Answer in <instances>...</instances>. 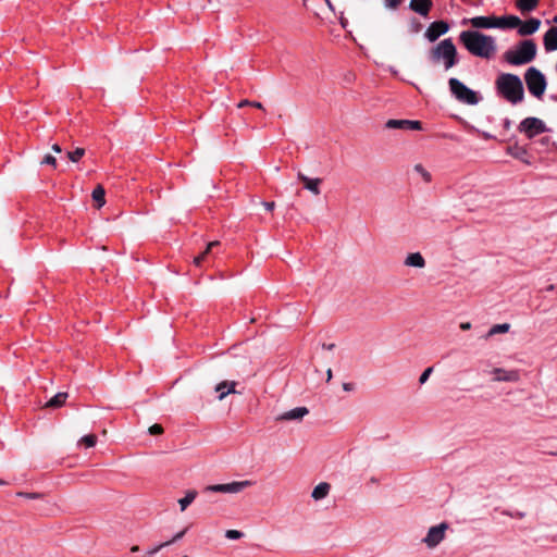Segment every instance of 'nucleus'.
Masks as SVG:
<instances>
[{"label":"nucleus","mask_w":557,"mask_h":557,"mask_svg":"<svg viewBox=\"0 0 557 557\" xmlns=\"http://www.w3.org/2000/svg\"><path fill=\"white\" fill-rule=\"evenodd\" d=\"M494 381L496 382H517L520 379L518 370H505L502 368L493 369Z\"/></svg>","instance_id":"obj_13"},{"label":"nucleus","mask_w":557,"mask_h":557,"mask_svg":"<svg viewBox=\"0 0 557 557\" xmlns=\"http://www.w3.org/2000/svg\"><path fill=\"white\" fill-rule=\"evenodd\" d=\"M236 384L237 383L235 381H223V382L219 383L215 386V391L219 393L218 399L222 400L228 394L236 393V391H235Z\"/></svg>","instance_id":"obj_20"},{"label":"nucleus","mask_w":557,"mask_h":557,"mask_svg":"<svg viewBox=\"0 0 557 557\" xmlns=\"http://www.w3.org/2000/svg\"><path fill=\"white\" fill-rule=\"evenodd\" d=\"M554 22L557 24V15L554 17Z\"/></svg>","instance_id":"obj_54"},{"label":"nucleus","mask_w":557,"mask_h":557,"mask_svg":"<svg viewBox=\"0 0 557 557\" xmlns=\"http://www.w3.org/2000/svg\"><path fill=\"white\" fill-rule=\"evenodd\" d=\"M149 433H150L151 435H159V434H162V433H163V428H162V425H161V424L156 423V424H153V425H151V426L149 428Z\"/></svg>","instance_id":"obj_36"},{"label":"nucleus","mask_w":557,"mask_h":557,"mask_svg":"<svg viewBox=\"0 0 557 557\" xmlns=\"http://www.w3.org/2000/svg\"><path fill=\"white\" fill-rule=\"evenodd\" d=\"M540 0H516L517 9L522 13H528L535 10Z\"/></svg>","instance_id":"obj_23"},{"label":"nucleus","mask_w":557,"mask_h":557,"mask_svg":"<svg viewBox=\"0 0 557 557\" xmlns=\"http://www.w3.org/2000/svg\"><path fill=\"white\" fill-rule=\"evenodd\" d=\"M528 90L536 98H541L546 89L547 83L544 74L536 67H529L524 74Z\"/></svg>","instance_id":"obj_6"},{"label":"nucleus","mask_w":557,"mask_h":557,"mask_svg":"<svg viewBox=\"0 0 557 557\" xmlns=\"http://www.w3.org/2000/svg\"><path fill=\"white\" fill-rule=\"evenodd\" d=\"M518 131L520 133L525 134L529 139L534 138L535 136L545 133L547 129L545 123L539 117H525L522 120L518 126Z\"/></svg>","instance_id":"obj_7"},{"label":"nucleus","mask_w":557,"mask_h":557,"mask_svg":"<svg viewBox=\"0 0 557 557\" xmlns=\"http://www.w3.org/2000/svg\"><path fill=\"white\" fill-rule=\"evenodd\" d=\"M250 104H251L250 100L244 99V100L238 102L237 108H244V107H248V106L250 107Z\"/></svg>","instance_id":"obj_42"},{"label":"nucleus","mask_w":557,"mask_h":557,"mask_svg":"<svg viewBox=\"0 0 557 557\" xmlns=\"http://www.w3.org/2000/svg\"><path fill=\"white\" fill-rule=\"evenodd\" d=\"M413 170L422 177L425 183H430L432 181L431 173L422 164H416Z\"/></svg>","instance_id":"obj_29"},{"label":"nucleus","mask_w":557,"mask_h":557,"mask_svg":"<svg viewBox=\"0 0 557 557\" xmlns=\"http://www.w3.org/2000/svg\"><path fill=\"white\" fill-rule=\"evenodd\" d=\"M197 494H198L197 491L190 490V491L186 492V494L183 498L178 499L181 511L186 510V508L195 500V498L197 497Z\"/></svg>","instance_id":"obj_25"},{"label":"nucleus","mask_w":557,"mask_h":557,"mask_svg":"<svg viewBox=\"0 0 557 557\" xmlns=\"http://www.w3.org/2000/svg\"><path fill=\"white\" fill-rule=\"evenodd\" d=\"M495 89L500 97L511 104H517L524 98L522 81L516 74H499L495 81Z\"/></svg>","instance_id":"obj_2"},{"label":"nucleus","mask_w":557,"mask_h":557,"mask_svg":"<svg viewBox=\"0 0 557 557\" xmlns=\"http://www.w3.org/2000/svg\"><path fill=\"white\" fill-rule=\"evenodd\" d=\"M449 30V24L446 21L432 22L424 33V37L430 41H436L441 36Z\"/></svg>","instance_id":"obj_10"},{"label":"nucleus","mask_w":557,"mask_h":557,"mask_svg":"<svg viewBox=\"0 0 557 557\" xmlns=\"http://www.w3.org/2000/svg\"><path fill=\"white\" fill-rule=\"evenodd\" d=\"M404 263L407 267H413V268H420V269L425 267V260L420 252L409 253L406 257Z\"/></svg>","instance_id":"obj_22"},{"label":"nucleus","mask_w":557,"mask_h":557,"mask_svg":"<svg viewBox=\"0 0 557 557\" xmlns=\"http://www.w3.org/2000/svg\"><path fill=\"white\" fill-rule=\"evenodd\" d=\"M537 47L532 39L520 41L515 49L504 53V60L511 65H523L532 62L536 57Z\"/></svg>","instance_id":"obj_3"},{"label":"nucleus","mask_w":557,"mask_h":557,"mask_svg":"<svg viewBox=\"0 0 557 557\" xmlns=\"http://www.w3.org/2000/svg\"><path fill=\"white\" fill-rule=\"evenodd\" d=\"M4 484H5V482L0 479V485H4Z\"/></svg>","instance_id":"obj_53"},{"label":"nucleus","mask_w":557,"mask_h":557,"mask_svg":"<svg viewBox=\"0 0 557 557\" xmlns=\"http://www.w3.org/2000/svg\"><path fill=\"white\" fill-rule=\"evenodd\" d=\"M330 4V0H325Z\"/></svg>","instance_id":"obj_55"},{"label":"nucleus","mask_w":557,"mask_h":557,"mask_svg":"<svg viewBox=\"0 0 557 557\" xmlns=\"http://www.w3.org/2000/svg\"><path fill=\"white\" fill-rule=\"evenodd\" d=\"M451 95L461 103L475 106L480 102L479 94L466 86L458 78L451 77L448 81Z\"/></svg>","instance_id":"obj_5"},{"label":"nucleus","mask_w":557,"mask_h":557,"mask_svg":"<svg viewBox=\"0 0 557 557\" xmlns=\"http://www.w3.org/2000/svg\"><path fill=\"white\" fill-rule=\"evenodd\" d=\"M66 398H67L66 393H58L47 403V406L53 407V408H59L65 403Z\"/></svg>","instance_id":"obj_27"},{"label":"nucleus","mask_w":557,"mask_h":557,"mask_svg":"<svg viewBox=\"0 0 557 557\" xmlns=\"http://www.w3.org/2000/svg\"><path fill=\"white\" fill-rule=\"evenodd\" d=\"M540 143L544 146L548 145L550 143V138L549 137H543L540 139Z\"/></svg>","instance_id":"obj_46"},{"label":"nucleus","mask_w":557,"mask_h":557,"mask_svg":"<svg viewBox=\"0 0 557 557\" xmlns=\"http://www.w3.org/2000/svg\"><path fill=\"white\" fill-rule=\"evenodd\" d=\"M219 246L220 243L216 240L209 243L205 251L194 258V264L199 268L202 267L206 262H208L209 257L214 255V249Z\"/></svg>","instance_id":"obj_17"},{"label":"nucleus","mask_w":557,"mask_h":557,"mask_svg":"<svg viewBox=\"0 0 557 557\" xmlns=\"http://www.w3.org/2000/svg\"><path fill=\"white\" fill-rule=\"evenodd\" d=\"M251 485L250 481H239V482H231L225 484H215L209 485L206 487V491L215 492V493H228L236 494L242 492L244 488Z\"/></svg>","instance_id":"obj_9"},{"label":"nucleus","mask_w":557,"mask_h":557,"mask_svg":"<svg viewBox=\"0 0 557 557\" xmlns=\"http://www.w3.org/2000/svg\"><path fill=\"white\" fill-rule=\"evenodd\" d=\"M183 557H188L187 555L183 556Z\"/></svg>","instance_id":"obj_56"},{"label":"nucleus","mask_w":557,"mask_h":557,"mask_svg":"<svg viewBox=\"0 0 557 557\" xmlns=\"http://www.w3.org/2000/svg\"><path fill=\"white\" fill-rule=\"evenodd\" d=\"M131 552H133V553L139 552V547L138 546H133L131 548Z\"/></svg>","instance_id":"obj_51"},{"label":"nucleus","mask_w":557,"mask_h":557,"mask_svg":"<svg viewBox=\"0 0 557 557\" xmlns=\"http://www.w3.org/2000/svg\"><path fill=\"white\" fill-rule=\"evenodd\" d=\"M521 24V20L516 15L496 16V28H516Z\"/></svg>","instance_id":"obj_18"},{"label":"nucleus","mask_w":557,"mask_h":557,"mask_svg":"<svg viewBox=\"0 0 557 557\" xmlns=\"http://www.w3.org/2000/svg\"><path fill=\"white\" fill-rule=\"evenodd\" d=\"M166 546H169V543H165V542H164V543H161V544H159V545H157V546L152 547L151 549H149V550L147 552V554H148V555H150V556H152V555L157 554L159 550H161L163 547H166Z\"/></svg>","instance_id":"obj_39"},{"label":"nucleus","mask_w":557,"mask_h":557,"mask_svg":"<svg viewBox=\"0 0 557 557\" xmlns=\"http://www.w3.org/2000/svg\"><path fill=\"white\" fill-rule=\"evenodd\" d=\"M541 25V21L535 17H531L525 22L521 21V24L518 26V34L520 36H529L534 34Z\"/></svg>","instance_id":"obj_15"},{"label":"nucleus","mask_w":557,"mask_h":557,"mask_svg":"<svg viewBox=\"0 0 557 557\" xmlns=\"http://www.w3.org/2000/svg\"><path fill=\"white\" fill-rule=\"evenodd\" d=\"M469 24L475 29L496 28V16H474L469 20Z\"/></svg>","instance_id":"obj_14"},{"label":"nucleus","mask_w":557,"mask_h":557,"mask_svg":"<svg viewBox=\"0 0 557 557\" xmlns=\"http://www.w3.org/2000/svg\"><path fill=\"white\" fill-rule=\"evenodd\" d=\"M16 496L26 497V498H29V499H37V498L41 497V495L38 494V493H25V492H18L16 494Z\"/></svg>","instance_id":"obj_37"},{"label":"nucleus","mask_w":557,"mask_h":557,"mask_svg":"<svg viewBox=\"0 0 557 557\" xmlns=\"http://www.w3.org/2000/svg\"><path fill=\"white\" fill-rule=\"evenodd\" d=\"M409 10L421 15L422 17H428L432 8H433V1L432 0H410Z\"/></svg>","instance_id":"obj_12"},{"label":"nucleus","mask_w":557,"mask_h":557,"mask_svg":"<svg viewBox=\"0 0 557 557\" xmlns=\"http://www.w3.org/2000/svg\"><path fill=\"white\" fill-rule=\"evenodd\" d=\"M432 372H433V367H429V368H426V369L421 373V375H420V377H419V383H420V384H424V383L429 380V377H430V375H431V373H432Z\"/></svg>","instance_id":"obj_35"},{"label":"nucleus","mask_w":557,"mask_h":557,"mask_svg":"<svg viewBox=\"0 0 557 557\" xmlns=\"http://www.w3.org/2000/svg\"><path fill=\"white\" fill-rule=\"evenodd\" d=\"M250 107H253V108H257V109H261V110H263V106H262V103H261V102H259V101H251Z\"/></svg>","instance_id":"obj_45"},{"label":"nucleus","mask_w":557,"mask_h":557,"mask_svg":"<svg viewBox=\"0 0 557 557\" xmlns=\"http://www.w3.org/2000/svg\"><path fill=\"white\" fill-rule=\"evenodd\" d=\"M52 150H53L54 152H58V153H60V152L62 151V150H61V147H60L58 144L52 145Z\"/></svg>","instance_id":"obj_48"},{"label":"nucleus","mask_w":557,"mask_h":557,"mask_svg":"<svg viewBox=\"0 0 557 557\" xmlns=\"http://www.w3.org/2000/svg\"><path fill=\"white\" fill-rule=\"evenodd\" d=\"M387 128L393 129H412L420 131L422 129V123L420 121H411V120H388L386 122Z\"/></svg>","instance_id":"obj_11"},{"label":"nucleus","mask_w":557,"mask_h":557,"mask_svg":"<svg viewBox=\"0 0 557 557\" xmlns=\"http://www.w3.org/2000/svg\"><path fill=\"white\" fill-rule=\"evenodd\" d=\"M262 205L268 211H272L275 208V202L273 201H263Z\"/></svg>","instance_id":"obj_41"},{"label":"nucleus","mask_w":557,"mask_h":557,"mask_svg":"<svg viewBox=\"0 0 557 557\" xmlns=\"http://www.w3.org/2000/svg\"><path fill=\"white\" fill-rule=\"evenodd\" d=\"M298 178L304 183L306 189L310 190L314 195H320V178H310L302 173H298Z\"/></svg>","instance_id":"obj_21"},{"label":"nucleus","mask_w":557,"mask_h":557,"mask_svg":"<svg viewBox=\"0 0 557 557\" xmlns=\"http://www.w3.org/2000/svg\"><path fill=\"white\" fill-rule=\"evenodd\" d=\"M244 536V533L237 530H227L225 532V537L228 540H239Z\"/></svg>","instance_id":"obj_34"},{"label":"nucleus","mask_w":557,"mask_h":557,"mask_svg":"<svg viewBox=\"0 0 557 557\" xmlns=\"http://www.w3.org/2000/svg\"><path fill=\"white\" fill-rule=\"evenodd\" d=\"M460 329L463 330V331H468L471 329V323L470 322H462L460 324Z\"/></svg>","instance_id":"obj_44"},{"label":"nucleus","mask_w":557,"mask_h":557,"mask_svg":"<svg viewBox=\"0 0 557 557\" xmlns=\"http://www.w3.org/2000/svg\"><path fill=\"white\" fill-rule=\"evenodd\" d=\"M543 41L547 52L557 50V27H550L545 33Z\"/></svg>","instance_id":"obj_19"},{"label":"nucleus","mask_w":557,"mask_h":557,"mask_svg":"<svg viewBox=\"0 0 557 557\" xmlns=\"http://www.w3.org/2000/svg\"><path fill=\"white\" fill-rule=\"evenodd\" d=\"M343 389L346 391V392H350L354 389V384L352 383H344L343 384Z\"/></svg>","instance_id":"obj_43"},{"label":"nucleus","mask_w":557,"mask_h":557,"mask_svg":"<svg viewBox=\"0 0 557 557\" xmlns=\"http://www.w3.org/2000/svg\"><path fill=\"white\" fill-rule=\"evenodd\" d=\"M430 60L434 63L443 61L446 70L455 66L458 60V52L451 38H446L440 41L430 51Z\"/></svg>","instance_id":"obj_4"},{"label":"nucleus","mask_w":557,"mask_h":557,"mask_svg":"<svg viewBox=\"0 0 557 557\" xmlns=\"http://www.w3.org/2000/svg\"><path fill=\"white\" fill-rule=\"evenodd\" d=\"M92 199L97 202V207L98 208H101L104 202H106V191L103 189L102 186L98 185L94 190H92Z\"/></svg>","instance_id":"obj_26"},{"label":"nucleus","mask_w":557,"mask_h":557,"mask_svg":"<svg viewBox=\"0 0 557 557\" xmlns=\"http://www.w3.org/2000/svg\"><path fill=\"white\" fill-rule=\"evenodd\" d=\"M509 329H510L509 323L495 324L490 329V331L487 333V337L496 335V334H500V333H507L509 331Z\"/></svg>","instance_id":"obj_28"},{"label":"nucleus","mask_w":557,"mask_h":557,"mask_svg":"<svg viewBox=\"0 0 557 557\" xmlns=\"http://www.w3.org/2000/svg\"><path fill=\"white\" fill-rule=\"evenodd\" d=\"M555 289V285L550 284L546 287L547 292H553Z\"/></svg>","instance_id":"obj_50"},{"label":"nucleus","mask_w":557,"mask_h":557,"mask_svg":"<svg viewBox=\"0 0 557 557\" xmlns=\"http://www.w3.org/2000/svg\"><path fill=\"white\" fill-rule=\"evenodd\" d=\"M401 3L403 0H383L384 8L392 11L397 10Z\"/></svg>","instance_id":"obj_33"},{"label":"nucleus","mask_w":557,"mask_h":557,"mask_svg":"<svg viewBox=\"0 0 557 557\" xmlns=\"http://www.w3.org/2000/svg\"><path fill=\"white\" fill-rule=\"evenodd\" d=\"M187 529H184L183 531L176 533L170 541H166L165 543H169V545L180 541L186 533Z\"/></svg>","instance_id":"obj_40"},{"label":"nucleus","mask_w":557,"mask_h":557,"mask_svg":"<svg viewBox=\"0 0 557 557\" xmlns=\"http://www.w3.org/2000/svg\"><path fill=\"white\" fill-rule=\"evenodd\" d=\"M448 528L449 525L446 522L431 527L422 542L426 547L435 548L445 539V532Z\"/></svg>","instance_id":"obj_8"},{"label":"nucleus","mask_w":557,"mask_h":557,"mask_svg":"<svg viewBox=\"0 0 557 557\" xmlns=\"http://www.w3.org/2000/svg\"><path fill=\"white\" fill-rule=\"evenodd\" d=\"M84 154H85V149L84 148H76L75 150L67 152V158L72 162H77V161H79L84 157Z\"/></svg>","instance_id":"obj_30"},{"label":"nucleus","mask_w":557,"mask_h":557,"mask_svg":"<svg viewBox=\"0 0 557 557\" xmlns=\"http://www.w3.org/2000/svg\"><path fill=\"white\" fill-rule=\"evenodd\" d=\"M508 152L513 156L515 158L521 159L522 156L527 153L525 149L522 147H519L518 145H515L513 147H509Z\"/></svg>","instance_id":"obj_32"},{"label":"nucleus","mask_w":557,"mask_h":557,"mask_svg":"<svg viewBox=\"0 0 557 557\" xmlns=\"http://www.w3.org/2000/svg\"><path fill=\"white\" fill-rule=\"evenodd\" d=\"M309 413L307 407H296L290 409L281 416L277 417L278 421H292V420H301L305 416Z\"/></svg>","instance_id":"obj_16"},{"label":"nucleus","mask_w":557,"mask_h":557,"mask_svg":"<svg viewBox=\"0 0 557 557\" xmlns=\"http://www.w3.org/2000/svg\"><path fill=\"white\" fill-rule=\"evenodd\" d=\"M322 347L327 350H332L335 348V344H323Z\"/></svg>","instance_id":"obj_47"},{"label":"nucleus","mask_w":557,"mask_h":557,"mask_svg":"<svg viewBox=\"0 0 557 557\" xmlns=\"http://www.w3.org/2000/svg\"><path fill=\"white\" fill-rule=\"evenodd\" d=\"M459 41L470 54L486 60L494 58L497 50L495 38L479 30L461 32Z\"/></svg>","instance_id":"obj_1"},{"label":"nucleus","mask_w":557,"mask_h":557,"mask_svg":"<svg viewBox=\"0 0 557 557\" xmlns=\"http://www.w3.org/2000/svg\"><path fill=\"white\" fill-rule=\"evenodd\" d=\"M326 375H327V382H329V381L332 379V376H333V373H332V370H331V369H329V370L326 371Z\"/></svg>","instance_id":"obj_49"},{"label":"nucleus","mask_w":557,"mask_h":557,"mask_svg":"<svg viewBox=\"0 0 557 557\" xmlns=\"http://www.w3.org/2000/svg\"><path fill=\"white\" fill-rule=\"evenodd\" d=\"M330 484L326 483V482H322V483H319L312 491V498L315 499V500H320L324 497L327 496L329 492H330Z\"/></svg>","instance_id":"obj_24"},{"label":"nucleus","mask_w":557,"mask_h":557,"mask_svg":"<svg viewBox=\"0 0 557 557\" xmlns=\"http://www.w3.org/2000/svg\"><path fill=\"white\" fill-rule=\"evenodd\" d=\"M510 126V121L509 120H506L505 121V127H509Z\"/></svg>","instance_id":"obj_52"},{"label":"nucleus","mask_w":557,"mask_h":557,"mask_svg":"<svg viewBox=\"0 0 557 557\" xmlns=\"http://www.w3.org/2000/svg\"><path fill=\"white\" fill-rule=\"evenodd\" d=\"M41 163H44V164H49V165H52V166H54V168H55V165H57V159H55L53 156H51V154H47V156L44 158V160L41 161Z\"/></svg>","instance_id":"obj_38"},{"label":"nucleus","mask_w":557,"mask_h":557,"mask_svg":"<svg viewBox=\"0 0 557 557\" xmlns=\"http://www.w3.org/2000/svg\"><path fill=\"white\" fill-rule=\"evenodd\" d=\"M81 443L84 444L87 448H91L97 443V436L95 434H88L82 437Z\"/></svg>","instance_id":"obj_31"}]
</instances>
